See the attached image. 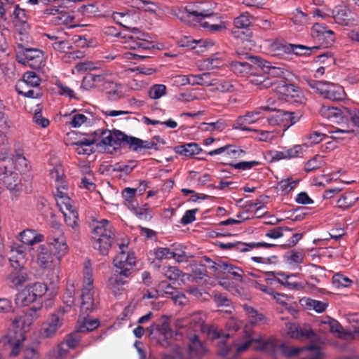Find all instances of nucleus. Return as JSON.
<instances>
[{"label": "nucleus", "mask_w": 359, "mask_h": 359, "mask_svg": "<svg viewBox=\"0 0 359 359\" xmlns=\"http://www.w3.org/2000/svg\"><path fill=\"white\" fill-rule=\"evenodd\" d=\"M33 261L50 283L58 281L61 262L46 245L36 248Z\"/></svg>", "instance_id": "obj_1"}, {"label": "nucleus", "mask_w": 359, "mask_h": 359, "mask_svg": "<svg viewBox=\"0 0 359 359\" xmlns=\"http://www.w3.org/2000/svg\"><path fill=\"white\" fill-rule=\"evenodd\" d=\"M89 262L83 271V285L81 294V313L82 315L94 311L98 306V293L93 287V270Z\"/></svg>", "instance_id": "obj_2"}, {"label": "nucleus", "mask_w": 359, "mask_h": 359, "mask_svg": "<svg viewBox=\"0 0 359 359\" xmlns=\"http://www.w3.org/2000/svg\"><path fill=\"white\" fill-rule=\"evenodd\" d=\"M92 240L93 248L102 255H106L111 246L114 230L107 219L93 223Z\"/></svg>", "instance_id": "obj_3"}, {"label": "nucleus", "mask_w": 359, "mask_h": 359, "mask_svg": "<svg viewBox=\"0 0 359 359\" xmlns=\"http://www.w3.org/2000/svg\"><path fill=\"white\" fill-rule=\"evenodd\" d=\"M120 38L121 42L127 49L142 52L154 48V43L149 40L148 34L137 28H133L129 34H120Z\"/></svg>", "instance_id": "obj_4"}, {"label": "nucleus", "mask_w": 359, "mask_h": 359, "mask_svg": "<svg viewBox=\"0 0 359 359\" xmlns=\"http://www.w3.org/2000/svg\"><path fill=\"white\" fill-rule=\"evenodd\" d=\"M306 84L323 97L332 101H341L346 97L343 87L333 83L305 79Z\"/></svg>", "instance_id": "obj_5"}, {"label": "nucleus", "mask_w": 359, "mask_h": 359, "mask_svg": "<svg viewBox=\"0 0 359 359\" xmlns=\"http://www.w3.org/2000/svg\"><path fill=\"white\" fill-rule=\"evenodd\" d=\"M47 290V285L43 283L29 284L16 294L15 304L18 306H27L34 302L41 303L39 300Z\"/></svg>", "instance_id": "obj_6"}, {"label": "nucleus", "mask_w": 359, "mask_h": 359, "mask_svg": "<svg viewBox=\"0 0 359 359\" xmlns=\"http://www.w3.org/2000/svg\"><path fill=\"white\" fill-rule=\"evenodd\" d=\"M96 137V146L101 149L106 150L108 147L114 149L123 144L124 133L118 130L98 129L94 132Z\"/></svg>", "instance_id": "obj_7"}, {"label": "nucleus", "mask_w": 359, "mask_h": 359, "mask_svg": "<svg viewBox=\"0 0 359 359\" xmlns=\"http://www.w3.org/2000/svg\"><path fill=\"white\" fill-rule=\"evenodd\" d=\"M53 228V230L49 236V245L54 256L61 262L62 258L67 254L69 247L61 224L55 223Z\"/></svg>", "instance_id": "obj_8"}, {"label": "nucleus", "mask_w": 359, "mask_h": 359, "mask_svg": "<svg viewBox=\"0 0 359 359\" xmlns=\"http://www.w3.org/2000/svg\"><path fill=\"white\" fill-rule=\"evenodd\" d=\"M213 10L211 8H206L205 4H199L196 6L189 5L183 10H179L175 15L182 21L189 22V19H196L197 21L203 18H210L213 14Z\"/></svg>", "instance_id": "obj_9"}, {"label": "nucleus", "mask_w": 359, "mask_h": 359, "mask_svg": "<svg viewBox=\"0 0 359 359\" xmlns=\"http://www.w3.org/2000/svg\"><path fill=\"white\" fill-rule=\"evenodd\" d=\"M29 169L30 165L28 161L20 154L0 160V175L11 172V170L13 171V170L18 171L20 174H26Z\"/></svg>", "instance_id": "obj_10"}, {"label": "nucleus", "mask_w": 359, "mask_h": 359, "mask_svg": "<svg viewBox=\"0 0 359 359\" xmlns=\"http://www.w3.org/2000/svg\"><path fill=\"white\" fill-rule=\"evenodd\" d=\"M128 243L119 244L120 253L114 259V264L120 270L119 273L124 277L131 274L133 267L135 264V257L133 253L126 252Z\"/></svg>", "instance_id": "obj_11"}, {"label": "nucleus", "mask_w": 359, "mask_h": 359, "mask_svg": "<svg viewBox=\"0 0 359 359\" xmlns=\"http://www.w3.org/2000/svg\"><path fill=\"white\" fill-rule=\"evenodd\" d=\"M269 110H271V108L266 106L257 108L253 111H248L244 115L240 116L237 118L233 125V128L243 131H251L252 129L248 127L247 125L258 122L264 118L263 112ZM271 110H273V109H271Z\"/></svg>", "instance_id": "obj_12"}, {"label": "nucleus", "mask_w": 359, "mask_h": 359, "mask_svg": "<svg viewBox=\"0 0 359 359\" xmlns=\"http://www.w3.org/2000/svg\"><path fill=\"white\" fill-rule=\"evenodd\" d=\"M311 34L321 46L325 48L334 44V33L331 29H328L324 25L315 23L311 29Z\"/></svg>", "instance_id": "obj_13"}, {"label": "nucleus", "mask_w": 359, "mask_h": 359, "mask_svg": "<svg viewBox=\"0 0 359 359\" xmlns=\"http://www.w3.org/2000/svg\"><path fill=\"white\" fill-rule=\"evenodd\" d=\"M277 90L281 95V98L287 102L302 103L304 100L299 88L292 84H287L281 81L277 87Z\"/></svg>", "instance_id": "obj_14"}, {"label": "nucleus", "mask_w": 359, "mask_h": 359, "mask_svg": "<svg viewBox=\"0 0 359 359\" xmlns=\"http://www.w3.org/2000/svg\"><path fill=\"white\" fill-rule=\"evenodd\" d=\"M299 119V116L294 112L278 110L275 114L269 117L267 121L271 126H280L287 129L296 123Z\"/></svg>", "instance_id": "obj_15"}, {"label": "nucleus", "mask_w": 359, "mask_h": 359, "mask_svg": "<svg viewBox=\"0 0 359 359\" xmlns=\"http://www.w3.org/2000/svg\"><path fill=\"white\" fill-rule=\"evenodd\" d=\"M276 245L272 243H268L266 242H252V243H220L219 247L222 249H231L233 248L237 251L244 252L252 250L255 248H270L276 247Z\"/></svg>", "instance_id": "obj_16"}, {"label": "nucleus", "mask_w": 359, "mask_h": 359, "mask_svg": "<svg viewBox=\"0 0 359 359\" xmlns=\"http://www.w3.org/2000/svg\"><path fill=\"white\" fill-rule=\"evenodd\" d=\"M23 53L25 61L32 69H40L46 65V59L42 50L36 48H25Z\"/></svg>", "instance_id": "obj_17"}, {"label": "nucleus", "mask_w": 359, "mask_h": 359, "mask_svg": "<svg viewBox=\"0 0 359 359\" xmlns=\"http://www.w3.org/2000/svg\"><path fill=\"white\" fill-rule=\"evenodd\" d=\"M43 14L53 15V21L57 25H69L73 20V18L61 6H51L44 10Z\"/></svg>", "instance_id": "obj_18"}, {"label": "nucleus", "mask_w": 359, "mask_h": 359, "mask_svg": "<svg viewBox=\"0 0 359 359\" xmlns=\"http://www.w3.org/2000/svg\"><path fill=\"white\" fill-rule=\"evenodd\" d=\"M0 176H3L1 180L11 194L17 198L18 194L22 190V184L18 174L11 170V172L1 174Z\"/></svg>", "instance_id": "obj_19"}, {"label": "nucleus", "mask_w": 359, "mask_h": 359, "mask_svg": "<svg viewBox=\"0 0 359 359\" xmlns=\"http://www.w3.org/2000/svg\"><path fill=\"white\" fill-rule=\"evenodd\" d=\"M252 59L257 67L270 79L271 78H282L284 76L285 72L283 69L271 66L269 62L258 57H252Z\"/></svg>", "instance_id": "obj_20"}, {"label": "nucleus", "mask_w": 359, "mask_h": 359, "mask_svg": "<svg viewBox=\"0 0 359 359\" xmlns=\"http://www.w3.org/2000/svg\"><path fill=\"white\" fill-rule=\"evenodd\" d=\"M245 153V151L241 149L239 147L226 144L224 147L209 151L208 155H222L223 157L226 158H239L244 157Z\"/></svg>", "instance_id": "obj_21"}, {"label": "nucleus", "mask_w": 359, "mask_h": 359, "mask_svg": "<svg viewBox=\"0 0 359 359\" xmlns=\"http://www.w3.org/2000/svg\"><path fill=\"white\" fill-rule=\"evenodd\" d=\"M287 334L290 337L297 339H310L314 334L311 329L306 325L301 328L298 324L287 323Z\"/></svg>", "instance_id": "obj_22"}, {"label": "nucleus", "mask_w": 359, "mask_h": 359, "mask_svg": "<svg viewBox=\"0 0 359 359\" xmlns=\"http://www.w3.org/2000/svg\"><path fill=\"white\" fill-rule=\"evenodd\" d=\"M62 321L59 316L53 314L43 323L41 333L45 337H51L62 326Z\"/></svg>", "instance_id": "obj_23"}, {"label": "nucleus", "mask_w": 359, "mask_h": 359, "mask_svg": "<svg viewBox=\"0 0 359 359\" xmlns=\"http://www.w3.org/2000/svg\"><path fill=\"white\" fill-rule=\"evenodd\" d=\"M255 341L257 342H259V339H249L246 341L245 343H243L241 345H238L237 344H231L228 342V344H224V346L226 347V349L224 350L223 348H219V355L222 356H226L228 355L232 356L233 358L236 357L238 354L241 353L245 351L248 348L250 344Z\"/></svg>", "instance_id": "obj_24"}, {"label": "nucleus", "mask_w": 359, "mask_h": 359, "mask_svg": "<svg viewBox=\"0 0 359 359\" xmlns=\"http://www.w3.org/2000/svg\"><path fill=\"white\" fill-rule=\"evenodd\" d=\"M198 22L203 27L212 32H222L227 28L226 22L222 21L214 13L210 18H203V20H200Z\"/></svg>", "instance_id": "obj_25"}, {"label": "nucleus", "mask_w": 359, "mask_h": 359, "mask_svg": "<svg viewBox=\"0 0 359 359\" xmlns=\"http://www.w3.org/2000/svg\"><path fill=\"white\" fill-rule=\"evenodd\" d=\"M186 81L188 84L191 86L199 85L203 86H212L217 83L215 80L211 78V74L208 72L198 74H189L185 77Z\"/></svg>", "instance_id": "obj_26"}, {"label": "nucleus", "mask_w": 359, "mask_h": 359, "mask_svg": "<svg viewBox=\"0 0 359 359\" xmlns=\"http://www.w3.org/2000/svg\"><path fill=\"white\" fill-rule=\"evenodd\" d=\"M13 334V333H9L0 339V348L8 349L12 348L10 355L16 356L20 351L21 339H14Z\"/></svg>", "instance_id": "obj_27"}, {"label": "nucleus", "mask_w": 359, "mask_h": 359, "mask_svg": "<svg viewBox=\"0 0 359 359\" xmlns=\"http://www.w3.org/2000/svg\"><path fill=\"white\" fill-rule=\"evenodd\" d=\"M319 113L323 118L334 123H340L344 120V113L337 107L323 105Z\"/></svg>", "instance_id": "obj_28"}, {"label": "nucleus", "mask_w": 359, "mask_h": 359, "mask_svg": "<svg viewBox=\"0 0 359 359\" xmlns=\"http://www.w3.org/2000/svg\"><path fill=\"white\" fill-rule=\"evenodd\" d=\"M100 325V321L97 318H91L88 316H84L82 313L79 316V318L76 327L78 332H87L95 330Z\"/></svg>", "instance_id": "obj_29"}, {"label": "nucleus", "mask_w": 359, "mask_h": 359, "mask_svg": "<svg viewBox=\"0 0 359 359\" xmlns=\"http://www.w3.org/2000/svg\"><path fill=\"white\" fill-rule=\"evenodd\" d=\"M28 279L27 273L23 267L13 268V271L11 272L7 277V282L13 287H18Z\"/></svg>", "instance_id": "obj_30"}, {"label": "nucleus", "mask_w": 359, "mask_h": 359, "mask_svg": "<svg viewBox=\"0 0 359 359\" xmlns=\"http://www.w3.org/2000/svg\"><path fill=\"white\" fill-rule=\"evenodd\" d=\"M332 18L336 23L348 26L350 24V11L345 6H337L332 11Z\"/></svg>", "instance_id": "obj_31"}, {"label": "nucleus", "mask_w": 359, "mask_h": 359, "mask_svg": "<svg viewBox=\"0 0 359 359\" xmlns=\"http://www.w3.org/2000/svg\"><path fill=\"white\" fill-rule=\"evenodd\" d=\"M206 351L205 347L198 340V337L196 334L191 337L189 344V354L190 358H201L205 354Z\"/></svg>", "instance_id": "obj_32"}, {"label": "nucleus", "mask_w": 359, "mask_h": 359, "mask_svg": "<svg viewBox=\"0 0 359 359\" xmlns=\"http://www.w3.org/2000/svg\"><path fill=\"white\" fill-rule=\"evenodd\" d=\"M123 275L114 274L108 280L107 286L108 289L115 295L117 296L121 294L124 290L123 286L126 283V281L123 280Z\"/></svg>", "instance_id": "obj_33"}, {"label": "nucleus", "mask_w": 359, "mask_h": 359, "mask_svg": "<svg viewBox=\"0 0 359 359\" xmlns=\"http://www.w3.org/2000/svg\"><path fill=\"white\" fill-rule=\"evenodd\" d=\"M69 116L71 118L69 125L73 128H79L83 125L86 126H91L94 122V119L90 114L85 115L73 111Z\"/></svg>", "instance_id": "obj_34"}, {"label": "nucleus", "mask_w": 359, "mask_h": 359, "mask_svg": "<svg viewBox=\"0 0 359 359\" xmlns=\"http://www.w3.org/2000/svg\"><path fill=\"white\" fill-rule=\"evenodd\" d=\"M105 83V76L102 74H90L84 76L81 87L89 89L103 86Z\"/></svg>", "instance_id": "obj_35"}, {"label": "nucleus", "mask_w": 359, "mask_h": 359, "mask_svg": "<svg viewBox=\"0 0 359 359\" xmlns=\"http://www.w3.org/2000/svg\"><path fill=\"white\" fill-rule=\"evenodd\" d=\"M301 359H323L325 354L319 346L310 345L300 348Z\"/></svg>", "instance_id": "obj_36"}, {"label": "nucleus", "mask_w": 359, "mask_h": 359, "mask_svg": "<svg viewBox=\"0 0 359 359\" xmlns=\"http://www.w3.org/2000/svg\"><path fill=\"white\" fill-rule=\"evenodd\" d=\"M9 261L13 268L22 267L25 262V252L22 246L12 247Z\"/></svg>", "instance_id": "obj_37"}, {"label": "nucleus", "mask_w": 359, "mask_h": 359, "mask_svg": "<svg viewBox=\"0 0 359 359\" xmlns=\"http://www.w3.org/2000/svg\"><path fill=\"white\" fill-rule=\"evenodd\" d=\"M20 241L27 245H33L35 243L43 241L44 236L37 233L35 231L27 229L20 233Z\"/></svg>", "instance_id": "obj_38"}, {"label": "nucleus", "mask_w": 359, "mask_h": 359, "mask_svg": "<svg viewBox=\"0 0 359 359\" xmlns=\"http://www.w3.org/2000/svg\"><path fill=\"white\" fill-rule=\"evenodd\" d=\"M267 274H271L274 276L275 280L281 285L289 289H295L299 286L297 282H287V279H293L297 277L295 274H286L283 272H266Z\"/></svg>", "instance_id": "obj_39"}, {"label": "nucleus", "mask_w": 359, "mask_h": 359, "mask_svg": "<svg viewBox=\"0 0 359 359\" xmlns=\"http://www.w3.org/2000/svg\"><path fill=\"white\" fill-rule=\"evenodd\" d=\"M250 260L256 263L257 266L259 268L261 271L266 273L268 272V266L270 265H274L278 262V257L272 255L270 257H261V256H253L250 258Z\"/></svg>", "instance_id": "obj_40"}, {"label": "nucleus", "mask_w": 359, "mask_h": 359, "mask_svg": "<svg viewBox=\"0 0 359 359\" xmlns=\"http://www.w3.org/2000/svg\"><path fill=\"white\" fill-rule=\"evenodd\" d=\"M269 49L274 55H284L285 54L291 53L292 44L283 41L276 40L269 44Z\"/></svg>", "instance_id": "obj_41"}, {"label": "nucleus", "mask_w": 359, "mask_h": 359, "mask_svg": "<svg viewBox=\"0 0 359 359\" xmlns=\"http://www.w3.org/2000/svg\"><path fill=\"white\" fill-rule=\"evenodd\" d=\"M42 308V303H39L38 306H34L29 309L26 313L23 321H22V329L26 330L28 329L34 320L39 318V311Z\"/></svg>", "instance_id": "obj_42"}, {"label": "nucleus", "mask_w": 359, "mask_h": 359, "mask_svg": "<svg viewBox=\"0 0 359 359\" xmlns=\"http://www.w3.org/2000/svg\"><path fill=\"white\" fill-rule=\"evenodd\" d=\"M219 266L224 273L232 276L237 281H242L243 271L241 268L224 262H221Z\"/></svg>", "instance_id": "obj_43"}, {"label": "nucleus", "mask_w": 359, "mask_h": 359, "mask_svg": "<svg viewBox=\"0 0 359 359\" xmlns=\"http://www.w3.org/2000/svg\"><path fill=\"white\" fill-rule=\"evenodd\" d=\"M202 151L201 148L196 143H188L176 148L177 153L187 157L198 154Z\"/></svg>", "instance_id": "obj_44"}, {"label": "nucleus", "mask_w": 359, "mask_h": 359, "mask_svg": "<svg viewBox=\"0 0 359 359\" xmlns=\"http://www.w3.org/2000/svg\"><path fill=\"white\" fill-rule=\"evenodd\" d=\"M18 83H23V86L38 88L41 83L40 78L33 72H27L24 74L22 80Z\"/></svg>", "instance_id": "obj_45"}, {"label": "nucleus", "mask_w": 359, "mask_h": 359, "mask_svg": "<svg viewBox=\"0 0 359 359\" xmlns=\"http://www.w3.org/2000/svg\"><path fill=\"white\" fill-rule=\"evenodd\" d=\"M123 144L128 145L132 151L139 152L143 149L144 140L135 137L128 136L124 133Z\"/></svg>", "instance_id": "obj_46"}, {"label": "nucleus", "mask_w": 359, "mask_h": 359, "mask_svg": "<svg viewBox=\"0 0 359 359\" xmlns=\"http://www.w3.org/2000/svg\"><path fill=\"white\" fill-rule=\"evenodd\" d=\"M205 321V315L202 312H196L190 316V328L194 332L202 331Z\"/></svg>", "instance_id": "obj_47"}, {"label": "nucleus", "mask_w": 359, "mask_h": 359, "mask_svg": "<svg viewBox=\"0 0 359 359\" xmlns=\"http://www.w3.org/2000/svg\"><path fill=\"white\" fill-rule=\"evenodd\" d=\"M325 157L321 155H316L313 158L309 160L304 165V170L310 172L320 168L325 165Z\"/></svg>", "instance_id": "obj_48"}, {"label": "nucleus", "mask_w": 359, "mask_h": 359, "mask_svg": "<svg viewBox=\"0 0 359 359\" xmlns=\"http://www.w3.org/2000/svg\"><path fill=\"white\" fill-rule=\"evenodd\" d=\"M356 201V197L353 193H345L342 194L337 200V205L344 209L348 208L353 205Z\"/></svg>", "instance_id": "obj_49"}, {"label": "nucleus", "mask_w": 359, "mask_h": 359, "mask_svg": "<svg viewBox=\"0 0 359 359\" xmlns=\"http://www.w3.org/2000/svg\"><path fill=\"white\" fill-rule=\"evenodd\" d=\"M25 87L23 86V83H17L15 89L19 94L29 98H37L41 95V93L39 88L28 90H25Z\"/></svg>", "instance_id": "obj_50"}, {"label": "nucleus", "mask_w": 359, "mask_h": 359, "mask_svg": "<svg viewBox=\"0 0 359 359\" xmlns=\"http://www.w3.org/2000/svg\"><path fill=\"white\" fill-rule=\"evenodd\" d=\"M250 82L258 86L260 89L269 88L274 83V81H272L265 74L253 76L250 79Z\"/></svg>", "instance_id": "obj_51"}, {"label": "nucleus", "mask_w": 359, "mask_h": 359, "mask_svg": "<svg viewBox=\"0 0 359 359\" xmlns=\"http://www.w3.org/2000/svg\"><path fill=\"white\" fill-rule=\"evenodd\" d=\"M13 22L15 23V27H17V23H22L23 27H28L26 25L28 16L25 12V11L21 8L18 5L15 6V9L13 13Z\"/></svg>", "instance_id": "obj_52"}, {"label": "nucleus", "mask_w": 359, "mask_h": 359, "mask_svg": "<svg viewBox=\"0 0 359 359\" xmlns=\"http://www.w3.org/2000/svg\"><path fill=\"white\" fill-rule=\"evenodd\" d=\"M319 46H306L303 45H294L292 44V50L291 53H294L299 56H307L310 55L313 51L318 50Z\"/></svg>", "instance_id": "obj_53"}, {"label": "nucleus", "mask_w": 359, "mask_h": 359, "mask_svg": "<svg viewBox=\"0 0 359 359\" xmlns=\"http://www.w3.org/2000/svg\"><path fill=\"white\" fill-rule=\"evenodd\" d=\"M166 93V86L163 84H155L150 87L148 91L149 97L152 100H157Z\"/></svg>", "instance_id": "obj_54"}, {"label": "nucleus", "mask_w": 359, "mask_h": 359, "mask_svg": "<svg viewBox=\"0 0 359 359\" xmlns=\"http://www.w3.org/2000/svg\"><path fill=\"white\" fill-rule=\"evenodd\" d=\"M63 216L65 217V222L68 226L75 230L79 227V215L76 210L65 211Z\"/></svg>", "instance_id": "obj_55"}, {"label": "nucleus", "mask_w": 359, "mask_h": 359, "mask_svg": "<svg viewBox=\"0 0 359 359\" xmlns=\"http://www.w3.org/2000/svg\"><path fill=\"white\" fill-rule=\"evenodd\" d=\"M243 309L245 311V313L248 316L250 323L252 325H255L264 319L263 315L262 313H258V311H256L254 308L248 305H243Z\"/></svg>", "instance_id": "obj_56"}, {"label": "nucleus", "mask_w": 359, "mask_h": 359, "mask_svg": "<svg viewBox=\"0 0 359 359\" xmlns=\"http://www.w3.org/2000/svg\"><path fill=\"white\" fill-rule=\"evenodd\" d=\"M332 283L337 288L348 287L351 285L353 281L347 276L337 273L332 277Z\"/></svg>", "instance_id": "obj_57"}, {"label": "nucleus", "mask_w": 359, "mask_h": 359, "mask_svg": "<svg viewBox=\"0 0 359 359\" xmlns=\"http://www.w3.org/2000/svg\"><path fill=\"white\" fill-rule=\"evenodd\" d=\"M165 141L160 136L153 137L149 140H144L143 149L159 150L160 147L165 144Z\"/></svg>", "instance_id": "obj_58"}, {"label": "nucleus", "mask_w": 359, "mask_h": 359, "mask_svg": "<svg viewBox=\"0 0 359 359\" xmlns=\"http://www.w3.org/2000/svg\"><path fill=\"white\" fill-rule=\"evenodd\" d=\"M322 323L327 325L331 332L337 333L339 334V337H341V334H343V327L341 326L338 321L327 316L324 318Z\"/></svg>", "instance_id": "obj_59"}, {"label": "nucleus", "mask_w": 359, "mask_h": 359, "mask_svg": "<svg viewBox=\"0 0 359 359\" xmlns=\"http://www.w3.org/2000/svg\"><path fill=\"white\" fill-rule=\"evenodd\" d=\"M217 81L213 86H215V90L222 93H231L235 90V86L229 81L219 80L213 79Z\"/></svg>", "instance_id": "obj_60"}, {"label": "nucleus", "mask_w": 359, "mask_h": 359, "mask_svg": "<svg viewBox=\"0 0 359 359\" xmlns=\"http://www.w3.org/2000/svg\"><path fill=\"white\" fill-rule=\"evenodd\" d=\"M251 18L252 16L250 15V13L245 12L236 18L234 19L233 24L236 27L239 29L247 28L251 24Z\"/></svg>", "instance_id": "obj_61"}, {"label": "nucleus", "mask_w": 359, "mask_h": 359, "mask_svg": "<svg viewBox=\"0 0 359 359\" xmlns=\"http://www.w3.org/2000/svg\"><path fill=\"white\" fill-rule=\"evenodd\" d=\"M250 65L245 62H233L231 64L232 71L236 74H243L248 73L250 69Z\"/></svg>", "instance_id": "obj_62"}, {"label": "nucleus", "mask_w": 359, "mask_h": 359, "mask_svg": "<svg viewBox=\"0 0 359 359\" xmlns=\"http://www.w3.org/2000/svg\"><path fill=\"white\" fill-rule=\"evenodd\" d=\"M50 175L57 184H61L62 188L65 189V182L63 181L64 171L60 165H55L50 170Z\"/></svg>", "instance_id": "obj_63"}, {"label": "nucleus", "mask_w": 359, "mask_h": 359, "mask_svg": "<svg viewBox=\"0 0 359 359\" xmlns=\"http://www.w3.org/2000/svg\"><path fill=\"white\" fill-rule=\"evenodd\" d=\"M162 273L170 280H175L180 276L182 271L175 266H169L163 267Z\"/></svg>", "instance_id": "obj_64"}]
</instances>
